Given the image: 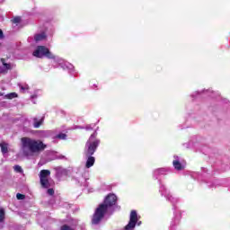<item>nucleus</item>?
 I'll use <instances>...</instances> for the list:
<instances>
[{"mask_svg": "<svg viewBox=\"0 0 230 230\" xmlns=\"http://www.w3.org/2000/svg\"><path fill=\"white\" fill-rule=\"evenodd\" d=\"M33 57H36V58H49L54 60L56 64H58V66L61 67L64 70H67L69 75L72 76H76V71L75 70V66L67 62L64 61V59L58 58V56L53 55L51 51H49V49L46 48L45 46H38L36 49L32 53Z\"/></svg>", "mask_w": 230, "mask_h": 230, "instance_id": "1", "label": "nucleus"}, {"mask_svg": "<svg viewBox=\"0 0 230 230\" xmlns=\"http://www.w3.org/2000/svg\"><path fill=\"white\" fill-rule=\"evenodd\" d=\"M118 197L114 194H109L105 199L103 203L98 206L95 209L93 217L92 218L93 226H98L103 217L107 214V211H111V209H116L118 208Z\"/></svg>", "mask_w": 230, "mask_h": 230, "instance_id": "2", "label": "nucleus"}, {"mask_svg": "<svg viewBox=\"0 0 230 230\" xmlns=\"http://www.w3.org/2000/svg\"><path fill=\"white\" fill-rule=\"evenodd\" d=\"M22 152L25 157H32L35 154L44 152L48 146L41 140L31 137H22Z\"/></svg>", "mask_w": 230, "mask_h": 230, "instance_id": "3", "label": "nucleus"}, {"mask_svg": "<svg viewBox=\"0 0 230 230\" xmlns=\"http://www.w3.org/2000/svg\"><path fill=\"white\" fill-rule=\"evenodd\" d=\"M96 136H98V133L94 131L93 134H92L89 139L87 140L84 146V156L94 155V152H96V150L98 149V146H100V140L98 139L93 140L96 137Z\"/></svg>", "mask_w": 230, "mask_h": 230, "instance_id": "4", "label": "nucleus"}, {"mask_svg": "<svg viewBox=\"0 0 230 230\" xmlns=\"http://www.w3.org/2000/svg\"><path fill=\"white\" fill-rule=\"evenodd\" d=\"M136 224L137 226H141V221H137V212L136 210H132L129 216V222L125 226V230H134Z\"/></svg>", "mask_w": 230, "mask_h": 230, "instance_id": "5", "label": "nucleus"}, {"mask_svg": "<svg viewBox=\"0 0 230 230\" xmlns=\"http://www.w3.org/2000/svg\"><path fill=\"white\" fill-rule=\"evenodd\" d=\"M1 62L3 66H0V75H6V73L12 69V65L10 63H6L4 58H1Z\"/></svg>", "mask_w": 230, "mask_h": 230, "instance_id": "6", "label": "nucleus"}, {"mask_svg": "<svg viewBox=\"0 0 230 230\" xmlns=\"http://www.w3.org/2000/svg\"><path fill=\"white\" fill-rule=\"evenodd\" d=\"M174 160L172 161L173 167L178 171L184 170V164H182V161H181V157L174 155Z\"/></svg>", "mask_w": 230, "mask_h": 230, "instance_id": "7", "label": "nucleus"}, {"mask_svg": "<svg viewBox=\"0 0 230 230\" xmlns=\"http://www.w3.org/2000/svg\"><path fill=\"white\" fill-rule=\"evenodd\" d=\"M54 170L56 172V178L58 181H60V179H62L63 177L67 175V170H66L60 166L55 167Z\"/></svg>", "mask_w": 230, "mask_h": 230, "instance_id": "8", "label": "nucleus"}, {"mask_svg": "<svg viewBox=\"0 0 230 230\" xmlns=\"http://www.w3.org/2000/svg\"><path fill=\"white\" fill-rule=\"evenodd\" d=\"M32 121H33L32 125H33L34 128H40L42 123H44V116L41 117L40 119H39V118L34 117V118H32Z\"/></svg>", "mask_w": 230, "mask_h": 230, "instance_id": "9", "label": "nucleus"}, {"mask_svg": "<svg viewBox=\"0 0 230 230\" xmlns=\"http://www.w3.org/2000/svg\"><path fill=\"white\" fill-rule=\"evenodd\" d=\"M86 158L85 168H92L94 166V163H96V158L94 156H84Z\"/></svg>", "mask_w": 230, "mask_h": 230, "instance_id": "10", "label": "nucleus"}, {"mask_svg": "<svg viewBox=\"0 0 230 230\" xmlns=\"http://www.w3.org/2000/svg\"><path fill=\"white\" fill-rule=\"evenodd\" d=\"M51 175V172L49 170H41L40 172V179H48Z\"/></svg>", "mask_w": 230, "mask_h": 230, "instance_id": "11", "label": "nucleus"}, {"mask_svg": "<svg viewBox=\"0 0 230 230\" xmlns=\"http://www.w3.org/2000/svg\"><path fill=\"white\" fill-rule=\"evenodd\" d=\"M40 134L41 137H51L53 136V131L52 130H42L40 131Z\"/></svg>", "mask_w": 230, "mask_h": 230, "instance_id": "12", "label": "nucleus"}, {"mask_svg": "<svg viewBox=\"0 0 230 230\" xmlns=\"http://www.w3.org/2000/svg\"><path fill=\"white\" fill-rule=\"evenodd\" d=\"M44 39H46V33L45 32H41L40 34H36L34 36V40L36 42H40V40H44Z\"/></svg>", "mask_w": 230, "mask_h": 230, "instance_id": "13", "label": "nucleus"}, {"mask_svg": "<svg viewBox=\"0 0 230 230\" xmlns=\"http://www.w3.org/2000/svg\"><path fill=\"white\" fill-rule=\"evenodd\" d=\"M42 188H49V180L48 178H40Z\"/></svg>", "mask_w": 230, "mask_h": 230, "instance_id": "14", "label": "nucleus"}, {"mask_svg": "<svg viewBox=\"0 0 230 230\" xmlns=\"http://www.w3.org/2000/svg\"><path fill=\"white\" fill-rule=\"evenodd\" d=\"M0 147L3 154H6L8 152V145H6L5 143H1Z\"/></svg>", "mask_w": 230, "mask_h": 230, "instance_id": "15", "label": "nucleus"}, {"mask_svg": "<svg viewBox=\"0 0 230 230\" xmlns=\"http://www.w3.org/2000/svg\"><path fill=\"white\" fill-rule=\"evenodd\" d=\"M55 137H56V139L66 140V139H67V135H66V133H59Z\"/></svg>", "mask_w": 230, "mask_h": 230, "instance_id": "16", "label": "nucleus"}, {"mask_svg": "<svg viewBox=\"0 0 230 230\" xmlns=\"http://www.w3.org/2000/svg\"><path fill=\"white\" fill-rule=\"evenodd\" d=\"M13 170L14 172H16V173H22V174L24 173L22 167H21L20 165H14Z\"/></svg>", "mask_w": 230, "mask_h": 230, "instance_id": "17", "label": "nucleus"}, {"mask_svg": "<svg viewBox=\"0 0 230 230\" xmlns=\"http://www.w3.org/2000/svg\"><path fill=\"white\" fill-rule=\"evenodd\" d=\"M17 93H11L5 95V98H7V100H13V98H17Z\"/></svg>", "mask_w": 230, "mask_h": 230, "instance_id": "18", "label": "nucleus"}, {"mask_svg": "<svg viewBox=\"0 0 230 230\" xmlns=\"http://www.w3.org/2000/svg\"><path fill=\"white\" fill-rule=\"evenodd\" d=\"M200 94H201L200 92H195L190 96L192 100H197V98H200Z\"/></svg>", "mask_w": 230, "mask_h": 230, "instance_id": "19", "label": "nucleus"}, {"mask_svg": "<svg viewBox=\"0 0 230 230\" xmlns=\"http://www.w3.org/2000/svg\"><path fill=\"white\" fill-rule=\"evenodd\" d=\"M4 220V209H0V222Z\"/></svg>", "mask_w": 230, "mask_h": 230, "instance_id": "20", "label": "nucleus"}, {"mask_svg": "<svg viewBox=\"0 0 230 230\" xmlns=\"http://www.w3.org/2000/svg\"><path fill=\"white\" fill-rule=\"evenodd\" d=\"M39 93H40V90L36 91L34 94L31 96V100H35V98H37L40 94Z\"/></svg>", "mask_w": 230, "mask_h": 230, "instance_id": "21", "label": "nucleus"}, {"mask_svg": "<svg viewBox=\"0 0 230 230\" xmlns=\"http://www.w3.org/2000/svg\"><path fill=\"white\" fill-rule=\"evenodd\" d=\"M16 199H17L18 200H24L25 196H24L23 194L17 193V194H16Z\"/></svg>", "mask_w": 230, "mask_h": 230, "instance_id": "22", "label": "nucleus"}, {"mask_svg": "<svg viewBox=\"0 0 230 230\" xmlns=\"http://www.w3.org/2000/svg\"><path fill=\"white\" fill-rule=\"evenodd\" d=\"M13 24H19L21 22V17L17 16L13 19Z\"/></svg>", "mask_w": 230, "mask_h": 230, "instance_id": "23", "label": "nucleus"}, {"mask_svg": "<svg viewBox=\"0 0 230 230\" xmlns=\"http://www.w3.org/2000/svg\"><path fill=\"white\" fill-rule=\"evenodd\" d=\"M96 127V124H90L85 127V130H93Z\"/></svg>", "mask_w": 230, "mask_h": 230, "instance_id": "24", "label": "nucleus"}, {"mask_svg": "<svg viewBox=\"0 0 230 230\" xmlns=\"http://www.w3.org/2000/svg\"><path fill=\"white\" fill-rule=\"evenodd\" d=\"M47 193L48 195H50V197H53V195H55V190L48 189Z\"/></svg>", "mask_w": 230, "mask_h": 230, "instance_id": "25", "label": "nucleus"}, {"mask_svg": "<svg viewBox=\"0 0 230 230\" xmlns=\"http://www.w3.org/2000/svg\"><path fill=\"white\" fill-rule=\"evenodd\" d=\"M60 229L61 230H74L71 226H69L67 225L62 226Z\"/></svg>", "mask_w": 230, "mask_h": 230, "instance_id": "26", "label": "nucleus"}, {"mask_svg": "<svg viewBox=\"0 0 230 230\" xmlns=\"http://www.w3.org/2000/svg\"><path fill=\"white\" fill-rule=\"evenodd\" d=\"M19 87L21 91H28L29 89L28 84H25V85L20 84Z\"/></svg>", "mask_w": 230, "mask_h": 230, "instance_id": "27", "label": "nucleus"}, {"mask_svg": "<svg viewBox=\"0 0 230 230\" xmlns=\"http://www.w3.org/2000/svg\"><path fill=\"white\" fill-rule=\"evenodd\" d=\"M4 35H3V31L0 30V39H3Z\"/></svg>", "mask_w": 230, "mask_h": 230, "instance_id": "28", "label": "nucleus"}, {"mask_svg": "<svg viewBox=\"0 0 230 230\" xmlns=\"http://www.w3.org/2000/svg\"><path fill=\"white\" fill-rule=\"evenodd\" d=\"M208 188H217V185H208Z\"/></svg>", "mask_w": 230, "mask_h": 230, "instance_id": "29", "label": "nucleus"}, {"mask_svg": "<svg viewBox=\"0 0 230 230\" xmlns=\"http://www.w3.org/2000/svg\"><path fill=\"white\" fill-rule=\"evenodd\" d=\"M213 94H215V93L211 92V94L209 96H211L213 98Z\"/></svg>", "mask_w": 230, "mask_h": 230, "instance_id": "30", "label": "nucleus"}, {"mask_svg": "<svg viewBox=\"0 0 230 230\" xmlns=\"http://www.w3.org/2000/svg\"><path fill=\"white\" fill-rule=\"evenodd\" d=\"M206 93H211V90H206Z\"/></svg>", "mask_w": 230, "mask_h": 230, "instance_id": "31", "label": "nucleus"}, {"mask_svg": "<svg viewBox=\"0 0 230 230\" xmlns=\"http://www.w3.org/2000/svg\"><path fill=\"white\" fill-rule=\"evenodd\" d=\"M203 172H208V170H206L205 168H203Z\"/></svg>", "mask_w": 230, "mask_h": 230, "instance_id": "32", "label": "nucleus"}, {"mask_svg": "<svg viewBox=\"0 0 230 230\" xmlns=\"http://www.w3.org/2000/svg\"><path fill=\"white\" fill-rule=\"evenodd\" d=\"M33 103H36L35 101H33Z\"/></svg>", "mask_w": 230, "mask_h": 230, "instance_id": "33", "label": "nucleus"}, {"mask_svg": "<svg viewBox=\"0 0 230 230\" xmlns=\"http://www.w3.org/2000/svg\"><path fill=\"white\" fill-rule=\"evenodd\" d=\"M54 67H58V66H54Z\"/></svg>", "mask_w": 230, "mask_h": 230, "instance_id": "34", "label": "nucleus"}]
</instances>
